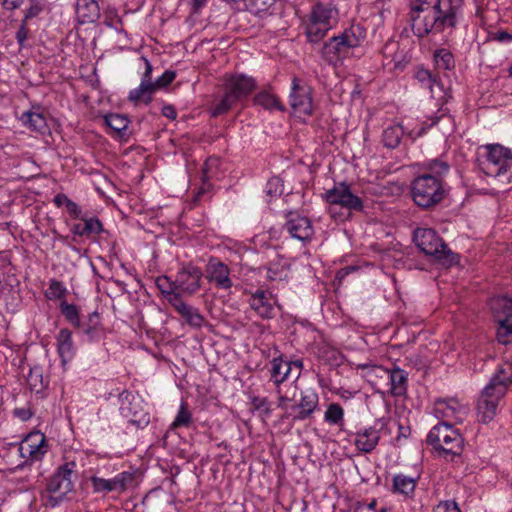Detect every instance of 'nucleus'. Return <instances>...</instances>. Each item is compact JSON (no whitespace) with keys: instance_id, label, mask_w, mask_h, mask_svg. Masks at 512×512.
I'll use <instances>...</instances> for the list:
<instances>
[{"instance_id":"nucleus-1","label":"nucleus","mask_w":512,"mask_h":512,"mask_svg":"<svg viewBox=\"0 0 512 512\" xmlns=\"http://www.w3.org/2000/svg\"><path fill=\"white\" fill-rule=\"evenodd\" d=\"M462 0H411L413 33L423 38L456 27L462 15Z\"/></svg>"},{"instance_id":"nucleus-2","label":"nucleus","mask_w":512,"mask_h":512,"mask_svg":"<svg viewBox=\"0 0 512 512\" xmlns=\"http://www.w3.org/2000/svg\"><path fill=\"white\" fill-rule=\"evenodd\" d=\"M367 36L366 29L360 24H352L337 36L326 41L320 51L322 59L334 67L354 55Z\"/></svg>"},{"instance_id":"nucleus-3","label":"nucleus","mask_w":512,"mask_h":512,"mask_svg":"<svg viewBox=\"0 0 512 512\" xmlns=\"http://www.w3.org/2000/svg\"><path fill=\"white\" fill-rule=\"evenodd\" d=\"M484 154L479 158L480 169L503 184L512 182V151L500 144L482 147Z\"/></svg>"},{"instance_id":"nucleus-4","label":"nucleus","mask_w":512,"mask_h":512,"mask_svg":"<svg viewBox=\"0 0 512 512\" xmlns=\"http://www.w3.org/2000/svg\"><path fill=\"white\" fill-rule=\"evenodd\" d=\"M449 194L446 182L431 175H417L411 183V196L414 203L423 209H430L440 204Z\"/></svg>"},{"instance_id":"nucleus-5","label":"nucleus","mask_w":512,"mask_h":512,"mask_svg":"<svg viewBox=\"0 0 512 512\" xmlns=\"http://www.w3.org/2000/svg\"><path fill=\"white\" fill-rule=\"evenodd\" d=\"M427 444L432 446L440 455L459 456L463 451L464 439L453 423L441 421L428 433Z\"/></svg>"},{"instance_id":"nucleus-6","label":"nucleus","mask_w":512,"mask_h":512,"mask_svg":"<svg viewBox=\"0 0 512 512\" xmlns=\"http://www.w3.org/2000/svg\"><path fill=\"white\" fill-rule=\"evenodd\" d=\"M413 240L420 251L434 257L443 265L451 266L458 261L457 255L448 249L435 230L431 228H417L414 231Z\"/></svg>"},{"instance_id":"nucleus-7","label":"nucleus","mask_w":512,"mask_h":512,"mask_svg":"<svg viewBox=\"0 0 512 512\" xmlns=\"http://www.w3.org/2000/svg\"><path fill=\"white\" fill-rule=\"evenodd\" d=\"M75 467V462H66L48 479L45 492L48 495V504L51 507L59 505L66 495L72 491L71 475Z\"/></svg>"},{"instance_id":"nucleus-8","label":"nucleus","mask_w":512,"mask_h":512,"mask_svg":"<svg viewBox=\"0 0 512 512\" xmlns=\"http://www.w3.org/2000/svg\"><path fill=\"white\" fill-rule=\"evenodd\" d=\"M490 308L499 324L497 339L501 344H508L512 337V298L496 296L491 299Z\"/></svg>"},{"instance_id":"nucleus-9","label":"nucleus","mask_w":512,"mask_h":512,"mask_svg":"<svg viewBox=\"0 0 512 512\" xmlns=\"http://www.w3.org/2000/svg\"><path fill=\"white\" fill-rule=\"evenodd\" d=\"M120 414L136 429H144L150 423V415L143 402L132 392L124 390L119 394Z\"/></svg>"},{"instance_id":"nucleus-10","label":"nucleus","mask_w":512,"mask_h":512,"mask_svg":"<svg viewBox=\"0 0 512 512\" xmlns=\"http://www.w3.org/2000/svg\"><path fill=\"white\" fill-rule=\"evenodd\" d=\"M289 104L296 115L311 116L315 108L312 87L301 79L293 77L289 94Z\"/></svg>"},{"instance_id":"nucleus-11","label":"nucleus","mask_w":512,"mask_h":512,"mask_svg":"<svg viewBox=\"0 0 512 512\" xmlns=\"http://www.w3.org/2000/svg\"><path fill=\"white\" fill-rule=\"evenodd\" d=\"M322 199L330 205H338L349 211L361 212L364 209L362 199L354 194L346 182H339L322 194Z\"/></svg>"},{"instance_id":"nucleus-12","label":"nucleus","mask_w":512,"mask_h":512,"mask_svg":"<svg viewBox=\"0 0 512 512\" xmlns=\"http://www.w3.org/2000/svg\"><path fill=\"white\" fill-rule=\"evenodd\" d=\"M90 482L95 493H121L136 486V476L134 472L123 471L111 479L91 476Z\"/></svg>"},{"instance_id":"nucleus-13","label":"nucleus","mask_w":512,"mask_h":512,"mask_svg":"<svg viewBox=\"0 0 512 512\" xmlns=\"http://www.w3.org/2000/svg\"><path fill=\"white\" fill-rule=\"evenodd\" d=\"M203 272L191 263L183 265L176 273L175 279L178 291L183 296H193L202 287Z\"/></svg>"},{"instance_id":"nucleus-14","label":"nucleus","mask_w":512,"mask_h":512,"mask_svg":"<svg viewBox=\"0 0 512 512\" xmlns=\"http://www.w3.org/2000/svg\"><path fill=\"white\" fill-rule=\"evenodd\" d=\"M319 397L313 389H305L300 392V399L291 406L293 413L286 412L282 418H288L292 416V420L303 421L309 418L315 410L318 408Z\"/></svg>"},{"instance_id":"nucleus-15","label":"nucleus","mask_w":512,"mask_h":512,"mask_svg":"<svg viewBox=\"0 0 512 512\" xmlns=\"http://www.w3.org/2000/svg\"><path fill=\"white\" fill-rule=\"evenodd\" d=\"M256 88L252 77L237 74L225 78L223 89L238 103L245 100Z\"/></svg>"},{"instance_id":"nucleus-16","label":"nucleus","mask_w":512,"mask_h":512,"mask_svg":"<svg viewBox=\"0 0 512 512\" xmlns=\"http://www.w3.org/2000/svg\"><path fill=\"white\" fill-rule=\"evenodd\" d=\"M434 413L442 421L455 424L462 423L468 413V407L456 399L438 400L435 403Z\"/></svg>"},{"instance_id":"nucleus-17","label":"nucleus","mask_w":512,"mask_h":512,"mask_svg":"<svg viewBox=\"0 0 512 512\" xmlns=\"http://www.w3.org/2000/svg\"><path fill=\"white\" fill-rule=\"evenodd\" d=\"M206 278L218 289L228 290L233 286L229 267L216 257H211L206 265Z\"/></svg>"},{"instance_id":"nucleus-18","label":"nucleus","mask_w":512,"mask_h":512,"mask_svg":"<svg viewBox=\"0 0 512 512\" xmlns=\"http://www.w3.org/2000/svg\"><path fill=\"white\" fill-rule=\"evenodd\" d=\"M504 395L484 388L477 403L478 419L482 423H489L497 414L498 406Z\"/></svg>"},{"instance_id":"nucleus-19","label":"nucleus","mask_w":512,"mask_h":512,"mask_svg":"<svg viewBox=\"0 0 512 512\" xmlns=\"http://www.w3.org/2000/svg\"><path fill=\"white\" fill-rule=\"evenodd\" d=\"M285 229L292 238L302 242L310 241L314 234L310 219L292 212L288 214Z\"/></svg>"},{"instance_id":"nucleus-20","label":"nucleus","mask_w":512,"mask_h":512,"mask_svg":"<svg viewBox=\"0 0 512 512\" xmlns=\"http://www.w3.org/2000/svg\"><path fill=\"white\" fill-rule=\"evenodd\" d=\"M250 308L262 319H272L276 315V301L262 289L253 292L248 300Z\"/></svg>"},{"instance_id":"nucleus-21","label":"nucleus","mask_w":512,"mask_h":512,"mask_svg":"<svg viewBox=\"0 0 512 512\" xmlns=\"http://www.w3.org/2000/svg\"><path fill=\"white\" fill-rule=\"evenodd\" d=\"M414 77L422 88L429 90L432 98L439 102L446 100V92L443 83L430 70L418 66L415 68Z\"/></svg>"},{"instance_id":"nucleus-22","label":"nucleus","mask_w":512,"mask_h":512,"mask_svg":"<svg viewBox=\"0 0 512 512\" xmlns=\"http://www.w3.org/2000/svg\"><path fill=\"white\" fill-rule=\"evenodd\" d=\"M46 439L43 434H29L20 444L19 453L22 458L39 461L46 453Z\"/></svg>"},{"instance_id":"nucleus-23","label":"nucleus","mask_w":512,"mask_h":512,"mask_svg":"<svg viewBox=\"0 0 512 512\" xmlns=\"http://www.w3.org/2000/svg\"><path fill=\"white\" fill-rule=\"evenodd\" d=\"M422 175H431L435 179L446 182L445 178L450 173L451 165L444 155L436 158L426 159L420 164Z\"/></svg>"},{"instance_id":"nucleus-24","label":"nucleus","mask_w":512,"mask_h":512,"mask_svg":"<svg viewBox=\"0 0 512 512\" xmlns=\"http://www.w3.org/2000/svg\"><path fill=\"white\" fill-rule=\"evenodd\" d=\"M512 383V364L504 363L498 367L489 383L484 388H490L498 395H505L508 386Z\"/></svg>"},{"instance_id":"nucleus-25","label":"nucleus","mask_w":512,"mask_h":512,"mask_svg":"<svg viewBox=\"0 0 512 512\" xmlns=\"http://www.w3.org/2000/svg\"><path fill=\"white\" fill-rule=\"evenodd\" d=\"M380 440V430L375 426L360 429L355 433L354 445L363 453L372 452Z\"/></svg>"},{"instance_id":"nucleus-26","label":"nucleus","mask_w":512,"mask_h":512,"mask_svg":"<svg viewBox=\"0 0 512 512\" xmlns=\"http://www.w3.org/2000/svg\"><path fill=\"white\" fill-rule=\"evenodd\" d=\"M382 53L387 64L392 63L394 69H403L411 59L407 51L400 49L399 43L395 41L387 42L383 47Z\"/></svg>"},{"instance_id":"nucleus-27","label":"nucleus","mask_w":512,"mask_h":512,"mask_svg":"<svg viewBox=\"0 0 512 512\" xmlns=\"http://www.w3.org/2000/svg\"><path fill=\"white\" fill-rule=\"evenodd\" d=\"M389 380V393L392 396H403L407 392L408 373L399 367L388 369L386 377Z\"/></svg>"},{"instance_id":"nucleus-28","label":"nucleus","mask_w":512,"mask_h":512,"mask_svg":"<svg viewBox=\"0 0 512 512\" xmlns=\"http://www.w3.org/2000/svg\"><path fill=\"white\" fill-rule=\"evenodd\" d=\"M337 15L338 11L332 3L318 2L312 6L308 16L332 29Z\"/></svg>"},{"instance_id":"nucleus-29","label":"nucleus","mask_w":512,"mask_h":512,"mask_svg":"<svg viewBox=\"0 0 512 512\" xmlns=\"http://www.w3.org/2000/svg\"><path fill=\"white\" fill-rule=\"evenodd\" d=\"M172 307L185 319L189 326L201 328L204 325L205 318L199 309L187 304L182 298L173 304Z\"/></svg>"},{"instance_id":"nucleus-30","label":"nucleus","mask_w":512,"mask_h":512,"mask_svg":"<svg viewBox=\"0 0 512 512\" xmlns=\"http://www.w3.org/2000/svg\"><path fill=\"white\" fill-rule=\"evenodd\" d=\"M75 12L80 24L93 23L100 16V8L95 0H77Z\"/></svg>"},{"instance_id":"nucleus-31","label":"nucleus","mask_w":512,"mask_h":512,"mask_svg":"<svg viewBox=\"0 0 512 512\" xmlns=\"http://www.w3.org/2000/svg\"><path fill=\"white\" fill-rule=\"evenodd\" d=\"M57 352L63 364L69 362L75 355L72 333L67 328L61 329L56 336Z\"/></svg>"},{"instance_id":"nucleus-32","label":"nucleus","mask_w":512,"mask_h":512,"mask_svg":"<svg viewBox=\"0 0 512 512\" xmlns=\"http://www.w3.org/2000/svg\"><path fill=\"white\" fill-rule=\"evenodd\" d=\"M270 363V380L274 383L277 389L288 379L291 373V363L284 360L282 355L273 358Z\"/></svg>"},{"instance_id":"nucleus-33","label":"nucleus","mask_w":512,"mask_h":512,"mask_svg":"<svg viewBox=\"0 0 512 512\" xmlns=\"http://www.w3.org/2000/svg\"><path fill=\"white\" fill-rule=\"evenodd\" d=\"M155 284L162 296L171 306L181 299V293L178 291L176 279L171 280L168 276L162 275L156 278Z\"/></svg>"},{"instance_id":"nucleus-34","label":"nucleus","mask_w":512,"mask_h":512,"mask_svg":"<svg viewBox=\"0 0 512 512\" xmlns=\"http://www.w3.org/2000/svg\"><path fill=\"white\" fill-rule=\"evenodd\" d=\"M356 369L361 370V377L372 387H376L378 384L377 379H384L388 371V369L370 362L358 363L356 364Z\"/></svg>"},{"instance_id":"nucleus-35","label":"nucleus","mask_w":512,"mask_h":512,"mask_svg":"<svg viewBox=\"0 0 512 512\" xmlns=\"http://www.w3.org/2000/svg\"><path fill=\"white\" fill-rule=\"evenodd\" d=\"M417 478L399 473L393 477L392 493L410 497L414 494Z\"/></svg>"},{"instance_id":"nucleus-36","label":"nucleus","mask_w":512,"mask_h":512,"mask_svg":"<svg viewBox=\"0 0 512 512\" xmlns=\"http://www.w3.org/2000/svg\"><path fill=\"white\" fill-rule=\"evenodd\" d=\"M77 328L82 331L90 342L100 339L102 328L98 312L90 313L87 320L84 322L81 321V326Z\"/></svg>"},{"instance_id":"nucleus-37","label":"nucleus","mask_w":512,"mask_h":512,"mask_svg":"<svg viewBox=\"0 0 512 512\" xmlns=\"http://www.w3.org/2000/svg\"><path fill=\"white\" fill-rule=\"evenodd\" d=\"M236 105L237 102L223 89V94L211 102L208 112L212 117H219L227 114Z\"/></svg>"},{"instance_id":"nucleus-38","label":"nucleus","mask_w":512,"mask_h":512,"mask_svg":"<svg viewBox=\"0 0 512 512\" xmlns=\"http://www.w3.org/2000/svg\"><path fill=\"white\" fill-rule=\"evenodd\" d=\"M20 120L32 131L44 134L48 129L45 116L38 111H26L21 115Z\"/></svg>"},{"instance_id":"nucleus-39","label":"nucleus","mask_w":512,"mask_h":512,"mask_svg":"<svg viewBox=\"0 0 512 512\" xmlns=\"http://www.w3.org/2000/svg\"><path fill=\"white\" fill-rule=\"evenodd\" d=\"M155 91L152 82L141 81L137 88L130 90L128 99L135 105L139 103L147 105L152 101V95Z\"/></svg>"},{"instance_id":"nucleus-40","label":"nucleus","mask_w":512,"mask_h":512,"mask_svg":"<svg viewBox=\"0 0 512 512\" xmlns=\"http://www.w3.org/2000/svg\"><path fill=\"white\" fill-rule=\"evenodd\" d=\"M290 264L282 257L271 261L267 266V278L270 281H284L288 278Z\"/></svg>"},{"instance_id":"nucleus-41","label":"nucleus","mask_w":512,"mask_h":512,"mask_svg":"<svg viewBox=\"0 0 512 512\" xmlns=\"http://www.w3.org/2000/svg\"><path fill=\"white\" fill-rule=\"evenodd\" d=\"M254 103L266 110L286 111L285 106L281 103L279 98L268 90H263L257 93L254 97Z\"/></svg>"},{"instance_id":"nucleus-42","label":"nucleus","mask_w":512,"mask_h":512,"mask_svg":"<svg viewBox=\"0 0 512 512\" xmlns=\"http://www.w3.org/2000/svg\"><path fill=\"white\" fill-rule=\"evenodd\" d=\"M329 30L331 29L309 16L305 22V35L310 43L320 42L327 35Z\"/></svg>"},{"instance_id":"nucleus-43","label":"nucleus","mask_w":512,"mask_h":512,"mask_svg":"<svg viewBox=\"0 0 512 512\" xmlns=\"http://www.w3.org/2000/svg\"><path fill=\"white\" fill-rule=\"evenodd\" d=\"M404 134L405 130L401 124L397 123L388 126L382 133L383 145L390 149L398 147Z\"/></svg>"},{"instance_id":"nucleus-44","label":"nucleus","mask_w":512,"mask_h":512,"mask_svg":"<svg viewBox=\"0 0 512 512\" xmlns=\"http://www.w3.org/2000/svg\"><path fill=\"white\" fill-rule=\"evenodd\" d=\"M105 122L109 128L118 134H122L130 123L125 115L111 113L105 116Z\"/></svg>"},{"instance_id":"nucleus-45","label":"nucleus","mask_w":512,"mask_h":512,"mask_svg":"<svg viewBox=\"0 0 512 512\" xmlns=\"http://www.w3.org/2000/svg\"><path fill=\"white\" fill-rule=\"evenodd\" d=\"M298 392V387L296 384L289 386V388L282 392V388L279 387L276 389V393L278 395V408L283 410L288 409V404L291 402H297L296 396Z\"/></svg>"},{"instance_id":"nucleus-46","label":"nucleus","mask_w":512,"mask_h":512,"mask_svg":"<svg viewBox=\"0 0 512 512\" xmlns=\"http://www.w3.org/2000/svg\"><path fill=\"white\" fill-rule=\"evenodd\" d=\"M277 0H243V8L253 14H261L268 12Z\"/></svg>"},{"instance_id":"nucleus-47","label":"nucleus","mask_w":512,"mask_h":512,"mask_svg":"<svg viewBox=\"0 0 512 512\" xmlns=\"http://www.w3.org/2000/svg\"><path fill=\"white\" fill-rule=\"evenodd\" d=\"M318 357L327 363L338 365L342 355L336 348L323 344L318 347Z\"/></svg>"},{"instance_id":"nucleus-48","label":"nucleus","mask_w":512,"mask_h":512,"mask_svg":"<svg viewBox=\"0 0 512 512\" xmlns=\"http://www.w3.org/2000/svg\"><path fill=\"white\" fill-rule=\"evenodd\" d=\"M434 61L438 69L450 70L454 67L453 54L444 48L435 51Z\"/></svg>"},{"instance_id":"nucleus-49","label":"nucleus","mask_w":512,"mask_h":512,"mask_svg":"<svg viewBox=\"0 0 512 512\" xmlns=\"http://www.w3.org/2000/svg\"><path fill=\"white\" fill-rule=\"evenodd\" d=\"M192 421V415L188 410V404L185 401H182L178 410V413L171 424L172 429H177L180 427H188Z\"/></svg>"},{"instance_id":"nucleus-50","label":"nucleus","mask_w":512,"mask_h":512,"mask_svg":"<svg viewBox=\"0 0 512 512\" xmlns=\"http://www.w3.org/2000/svg\"><path fill=\"white\" fill-rule=\"evenodd\" d=\"M60 311L65 319L70 322L74 327L81 326V320L79 317L78 308L74 304L67 303L63 301L60 304Z\"/></svg>"},{"instance_id":"nucleus-51","label":"nucleus","mask_w":512,"mask_h":512,"mask_svg":"<svg viewBox=\"0 0 512 512\" xmlns=\"http://www.w3.org/2000/svg\"><path fill=\"white\" fill-rule=\"evenodd\" d=\"M343 418L344 410L337 403L330 404L324 414V420L332 425L340 424L343 421Z\"/></svg>"},{"instance_id":"nucleus-52","label":"nucleus","mask_w":512,"mask_h":512,"mask_svg":"<svg viewBox=\"0 0 512 512\" xmlns=\"http://www.w3.org/2000/svg\"><path fill=\"white\" fill-rule=\"evenodd\" d=\"M27 382L32 391L39 393L46 386L43 380L42 371L40 367H34L30 369V372L27 376Z\"/></svg>"},{"instance_id":"nucleus-53","label":"nucleus","mask_w":512,"mask_h":512,"mask_svg":"<svg viewBox=\"0 0 512 512\" xmlns=\"http://www.w3.org/2000/svg\"><path fill=\"white\" fill-rule=\"evenodd\" d=\"M66 292H67V289L63 285V283L53 279L49 283V287L45 293V296L50 300L62 299V298H64Z\"/></svg>"},{"instance_id":"nucleus-54","label":"nucleus","mask_w":512,"mask_h":512,"mask_svg":"<svg viewBox=\"0 0 512 512\" xmlns=\"http://www.w3.org/2000/svg\"><path fill=\"white\" fill-rule=\"evenodd\" d=\"M45 7V0H29V6L26 8L24 22L37 17Z\"/></svg>"},{"instance_id":"nucleus-55","label":"nucleus","mask_w":512,"mask_h":512,"mask_svg":"<svg viewBox=\"0 0 512 512\" xmlns=\"http://www.w3.org/2000/svg\"><path fill=\"white\" fill-rule=\"evenodd\" d=\"M84 229L86 230L87 236L93 234H99L103 231V225L100 220L96 217H82Z\"/></svg>"},{"instance_id":"nucleus-56","label":"nucleus","mask_w":512,"mask_h":512,"mask_svg":"<svg viewBox=\"0 0 512 512\" xmlns=\"http://www.w3.org/2000/svg\"><path fill=\"white\" fill-rule=\"evenodd\" d=\"M265 192L271 198L278 197L283 193V184L280 178L272 177L267 181Z\"/></svg>"},{"instance_id":"nucleus-57","label":"nucleus","mask_w":512,"mask_h":512,"mask_svg":"<svg viewBox=\"0 0 512 512\" xmlns=\"http://www.w3.org/2000/svg\"><path fill=\"white\" fill-rule=\"evenodd\" d=\"M251 404L254 409L260 410L266 417H269L272 414L271 403L267 397L255 396L252 398Z\"/></svg>"},{"instance_id":"nucleus-58","label":"nucleus","mask_w":512,"mask_h":512,"mask_svg":"<svg viewBox=\"0 0 512 512\" xmlns=\"http://www.w3.org/2000/svg\"><path fill=\"white\" fill-rule=\"evenodd\" d=\"M176 73L173 70H166L160 77L152 82L155 90L168 86L175 79Z\"/></svg>"},{"instance_id":"nucleus-59","label":"nucleus","mask_w":512,"mask_h":512,"mask_svg":"<svg viewBox=\"0 0 512 512\" xmlns=\"http://www.w3.org/2000/svg\"><path fill=\"white\" fill-rule=\"evenodd\" d=\"M443 117H444V115L431 117L430 118V120H431L430 123L423 122L421 127H420V129L417 132L414 133V131H410L408 133V136L412 137V138H417V137H420V136L424 135L427 132L428 129H430L431 127L436 125Z\"/></svg>"},{"instance_id":"nucleus-60","label":"nucleus","mask_w":512,"mask_h":512,"mask_svg":"<svg viewBox=\"0 0 512 512\" xmlns=\"http://www.w3.org/2000/svg\"><path fill=\"white\" fill-rule=\"evenodd\" d=\"M139 63L143 65L144 67V72L142 74V78H141V81H146V82H153L152 81V71H153V67L150 63V61L144 57V56H141L139 59H138Z\"/></svg>"},{"instance_id":"nucleus-61","label":"nucleus","mask_w":512,"mask_h":512,"mask_svg":"<svg viewBox=\"0 0 512 512\" xmlns=\"http://www.w3.org/2000/svg\"><path fill=\"white\" fill-rule=\"evenodd\" d=\"M377 500L373 499L370 503L366 504L364 502H357L355 506V512H364L365 509L373 511V512H386V508H381L380 510H376Z\"/></svg>"},{"instance_id":"nucleus-62","label":"nucleus","mask_w":512,"mask_h":512,"mask_svg":"<svg viewBox=\"0 0 512 512\" xmlns=\"http://www.w3.org/2000/svg\"><path fill=\"white\" fill-rule=\"evenodd\" d=\"M26 23L24 20L22 21V24L20 25L19 29L16 32V40L18 44L22 47L25 43V41L28 38V29L26 27Z\"/></svg>"},{"instance_id":"nucleus-63","label":"nucleus","mask_w":512,"mask_h":512,"mask_svg":"<svg viewBox=\"0 0 512 512\" xmlns=\"http://www.w3.org/2000/svg\"><path fill=\"white\" fill-rule=\"evenodd\" d=\"M67 212L75 219H78L81 217V209L78 206L77 203L72 201L71 199L66 203L65 205Z\"/></svg>"},{"instance_id":"nucleus-64","label":"nucleus","mask_w":512,"mask_h":512,"mask_svg":"<svg viewBox=\"0 0 512 512\" xmlns=\"http://www.w3.org/2000/svg\"><path fill=\"white\" fill-rule=\"evenodd\" d=\"M439 506L444 508V512H461L458 504L452 500L440 502Z\"/></svg>"}]
</instances>
